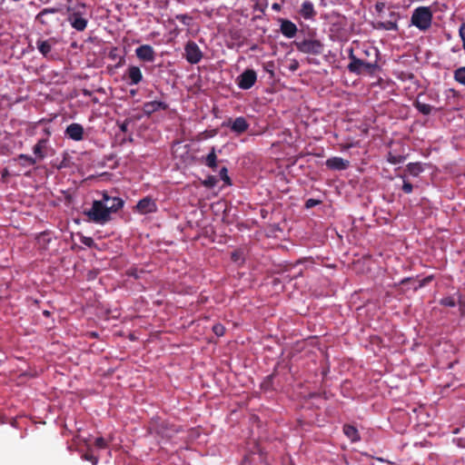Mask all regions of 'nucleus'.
I'll return each instance as SVG.
<instances>
[{
	"label": "nucleus",
	"mask_w": 465,
	"mask_h": 465,
	"mask_svg": "<svg viewBox=\"0 0 465 465\" xmlns=\"http://www.w3.org/2000/svg\"><path fill=\"white\" fill-rule=\"evenodd\" d=\"M365 54H371L373 55V59H364L359 58L354 55L353 49L351 48L349 52V59L350 63L347 65V69L350 73L355 74H361L362 71L367 72L368 74H374L378 69V60H379V51L376 48L371 47L364 51Z\"/></svg>",
	"instance_id": "obj_1"
},
{
	"label": "nucleus",
	"mask_w": 465,
	"mask_h": 465,
	"mask_svg": "<svg viewBox=\"0 0 465 465\" xmlns=\"http://www.w3.org/2000/svg\"><path fill=\"white\" fill-rule=\"evenodd\" d=\"M84 213L87 216L89 222L97 224H105L111 221V213L106 207V203L103 201L94 200L92 207L84 211Z\"/></svg>",
	"instance_id": "obj_2"
},
{
	"label": "nucleus",
	"mask_w": 465,
	"mask_h": 465,
	"mask_svg": "<svg viewBox=\"0 0 465 465\" xmlns=\"http://www.w3.org/2000/svg\"><path fill=\"white\" fill-rule=\"evenodd\" d=\"M432 12L429 6H419L412 12L411 22L420 31H427L432 23Z\"/></svg>",
	"instance_id": "obj_3"
},
{
	"label": "nucleus",
	"mask_w": 465,
	"mask_h": 465,
	"mask_svg": "<svg viewBox=\"0 0 465 465\" xmlns=\"http://www.w3.org/2000/svg\"><path fill=\"white\" fill-rule=\"evenodd\" d=\"M293 45L299 52L307 54L319 55L324 50V45L318 39L304 38L301 41H294Z\"/></svg>",
	"instance_id": "obj_4"
},
{
	"label": "nucleus",
	"mask_w": 465,
	"mask_h": 465,
	"mask_svg": "<svg viewBox=\"0 0 465 465\" xmlns=\"http://www.w3.org/2000/svg\"><path fill=\"white\" fill-rule=\"evenodd\" d=\"M68 22L71 26L78 32H83L85 30L88 20L82 16V13L80 10H76L73 7H68Z\"/></svg>",
	"instance_id": "obj_5"
},
{
	"label": "nucleus",
	"mask_w": 465,
	"mask_h": 465,
	"mask_svg": "<svg viewBox=\"0 0 465 465\" xmlns=\"http://www.w3.org/2000/svg\"><path fill=\"white\" fill-rule=\"evenodd\" d=\"M257 81V74L253 69H246L236 78V84L242 90L252 88Z\"/></svg>",
	"instance_id": "obj_6"
},
{
	"label": "nucleus",
	"mask_w": 465,
	"mask_h": 465,
	"mask_svg": "<svg viewBox=\"0 0 465 465\" xmlns=\"http://www.w3.org/2000/svg\"><path fill=\"white\" fill-rule=\"evenodd\" d=\"M222 125L230 128L231 132L236 135L244 134L250 127L249 123L243 116H238L234 119L230 118L227 122L223 123Z\"/></svg>",
	"instance_id": "obj_7"
},
{
	"label": "nucleus",
	"mask_w": 465,
	"mask_h": 465,
	"mask_svg": "<svg viewBox=\"0 0 465 465\" xmlns=\"http://www.w3.org/2000/svg\"><path fill=\"white\" fill-rule=\"evenodd\" d=\"M57 14L58 9L56 8H45L36 15V20L42 25L51 27L59 22Z\"/></svg>",
	"instance_id": "obj_8"
},
{
	"label": "nucleus",
	"mask_w": 465,
	"mask_h": 465,
	"mask_svg": "<svg viewBox=\"0 0 465 465\" xmlns=\"http://www.w3.org/2000/svg\"><path fill=\"white\" fill-rule=\"evenodd\" d=\"M184 56L188 63L198 64L203 58V52L196 43L189 41L184 47Z\"/></svg>",
	"instance_id": "obj_9"
},
{
	"label": "nucleus",
	"mask_w": 465,
	"mask_h": 465,
	"mask_svg": "<svg viewBox=\"0 0 465 465\" xmlns=\"http://www.w3.org/2000/svg\"><path fill=\"white\" fill-rule=\"evenodd\" d=\"M124 79L128 85H137L143 81V73L140 67L136 65H130L124 74Z\"/></svg>",
	"instance_id": "obj_10"
},
{
	"label": "nucleus",
	"mask_w": 465,
	"mask_h": 465,
	"mask_svg": "<svg viewBox=\"0 0 465 465\" xmlns=\"http://www.w3.org/2000/svg\"><path fill=\"white\" fill-rule=\"evenodd\" d=\"M155 431L163 438L171 439L180 431V428L163 420L156 425Z\"/></svg>",
	"instance_id": "obj_11"
},
{
	"label": "nucleus",
	"mask_w": 465,
	"mask_h": 465,
	"mask_svg": "<svg viewBox=\"0 0 465 465\" xmlns=\"http://www.w3.org/2000/svg\"><path fill=\"white\" fill-rule=\"evenodd\" d=\"M135 54L140 61L152 63L155 59V51L150 45H142L135 49Z\"/></svg>",
	"instance_id": "obj_12"
},
{
	"label": "nucleus",
	"mask_w": 465,
	"mask_h": 465,
	"mask_svg": "<svg viewBox=\"0 0 465 465\" xmlns=\"http://www.w3.org/2000/svg\"><path fill=\"white\" fill-rule=\"evenodd\" d=\"M137 211L142 214L152 213L157 211V205L151 197L141 199L136 205Z\"/></svg>",
	"instance_id": "obj_13"
},
{
	"label": "nucleus",
	"mask_w": 465,
	"mask_h": 465,
	"mask_svg": "<svg viewBox=\"0 0 465 465\" xmlns=\"http://www.w3.org/2000/svg\"><path fill=\"white\" fill-rule=\"evenodd\" d=\"M280 32L287 38H292L296 35L298 32V28L294 23L292 21L280 18Z\"/></svg>",
	"instance_id": "obj_14"
},
{
	"label": "nucleus",
	"mask_w": 465,
	"mask_h": 465,
	"mask_svg": "<svg viewBox=\"0 0 465 465\" xmlns=\"http://www.w3.org/2000/svg\"><path fill=\"white\" fill-rule=\"evenodd\" d=\"M325 164L330 170L343 171L349 167L350 162L341 157L333 156L327 159Z\"/></svg>",
	"instance_id": "obj_15"
},
{
	"label": "nucleus",
	"mask_w": 465,
	"mask_h": 465,
	"mask_svg": "<svg viewBox=\"0 0 465 465\" xmlns=\"http://www.w3.org/2000/svg\"><path fill=\"white\" fill-rule=\"evenodd\" d=\"M65 135L74 141L84 139V127L80 124L73 123L65 129Z\"/></svg>",
	"instance_id": "obj_16"
},
{
	"label": "nucleus",
	"mask_w": 465,
	"mask_h": 465,
	"mask_svg": "<svg viewBox=\"0 0 465 465\" xmlns=\"http://www.w3.org/2000/svg\"><path fill=\"white\" fill-rule=\"evenodd\" d=\"M167 108L168 104L161 101L146 102L143 105V111L147 116H150L152 114L160 110H166Z\"/></svg>",
	"instance_id": "obj_17"
},
{
	"label": "nucleus",
	"mask_w": 465,
	"mask_h": 465,
	"mask_svg": "<svg viewBox=\"0 0 465 465\" xmlns=\"http://www.w3.org/2000/svg\"><path fill=\"white\" fill-rule=\"evenodd\" d=\"M46 144L47 140L46 139H40L34 146L33 152L35 155V159L37 161H41L45 159L46 156L45 150H46Z\"/></svg>",
	"instance_id": "obj_18"
},
{
	"label": "nucleus",
	"mask_w": 465,
	"mask_h": 465,
	"mask_svg": "<svg viewBox=\"0 0 465 465\" xmlns=\"http://www.w3.org/2000/svg\"><path fill=\"white\" fill-rule=\"evenodd\" d=\"M124 200L120 197H113L109 203L106 204V207L110 213H117L124 206Z\"/></svg>",
	"instance_id": "obj_19"
},
{
	"label": "nucleus",
	"mask_w": 465,
	"mask_h": 465,
	"mask_svg": "<svg viewBox=\"0 0 465 465\" xmlns=\"http://www.w3.org/2000/svg\"><path fill=\"white\" fill-rule=\"evenodd\" d=\"M343 432L352 442H356L360 440L359 431L352 425L345 424L343 426Z\"/></svg>",
	"instance_id": "obj_20"
},
{
	"label": "nucleus",
	"mask_w": 465,
	"mask_h": 465,
	"mask_svg": "<svg viewBox=\"0 0 465 465\" xmlns=\"http://www.w3.org/2000/svg\"><path fill=\"white\" fill-rule=\"evenodd\" d=\"M301 15L305 19H310L315 15L313 5L310 1H305L302 5Z\"/></svg>",
	"instance_id": "obj_21"
},
{
	"label": "nucleus",
	"mask_w": 465,
	"mask_h": 465,
	"mask_svg": "<svg viewBox=\"0 0 465 465\" xmlns=\"http://www.w3.org/2000/svg\"><path fill=\"white\" fill-rule=\"evenodd\" d=\"M36 45L37 49L44 56H47L52 50V43L50 40H38Z\"/></svg>",
	"instance_id": "obj_22"
},
{
	"label": "nucleus",
	"mask_w": 465,
	"mask_h": 465,
	"mask_svg": "<svg viewBox=\"0 0 465 465\" xmlns=\"http://www.w3.org/2000/svg\"><path fill=\"white\" fill-rule=\"evenodd\" d=\"M208 167L214 170L217 166V155L214 147L212 148L211 152L206 155L203 162Z\"/></svg>",
	"instance_id": "obj_23"
},
{
	"label": "nucleus",
	"mask_w": 465,
	"mask_h": 465,
	"mask_svg": "<svg viewBox=\"0 0 465 465\" xmlns=\"http://www.w3.org/2000/svg\"><path fill=\"white\" fill-rule=\"evenodd\" d=\"M407 171L412 176H418L421 172H423V167L420 163H410L407 164Z\"/></svg>",
	"instance_id": "obj_24"
},
{
	"label": "nucleus",
	"mask_w": 465,
	"mask_h": 465,
	"mask_svg": "<svg viewBox=\"0 0 465 465\" xmlns=\"http://www.w3.org/2000/svg\"><path fill=\"white\" fill-rule=\"evenodd\" d=\"M414 106L415 108L422 114L424 115H428L431 113V110H432V106L430 104H423V103H420L419 101H416L414 103Z\"/></svg>",
	"instance_id": "obj_25"
},
{
	"label": "nucleus",
	"mask_w": 465,
	"mask_h": 465,
	"mask_svg": "<svg viewBox=\"0 0 465 465\" xmlns=\"http://www.w3.org/2000/svg\"><path fill=\"white\" fill-rule=\"evenodd\" d=\"M454 79L458 83L465 85V66L460 67L454 71Z\"/></svg>",
	"instance_id": "obj_26"
},
{
	"label": "nucleus",
	"mask_w": 465,
	"mask_h": 465,
	"mask_svg": "<svg viewBox=\"0 0 465 465\" xmlns=\"http://www.w3.org/2000/svg\"><path fill=\"white\" fill-rule=\"evenodd\" d=\"M19 160L24 166H32L35 165L37 162L35 157L26 154H20Z\"/></svg>",
	"instance_id": "obj_27"
},
{
	"label": "nucleus",
	"mask_w": 465,
	"mask_h": 465,
	"mask_svg": "<svg viewBox=\"0 0 465 465\" xmlns=\"http://www.w3.org/2000/svg\"><path fill=\"white\" fill-rule=\"evenodd\" d=\"M273 374L268 375L261 384L263 391H270L272 389Z\"/></svg>",
	"instance_id": "obj_28"
},
{
	"label": "nucleus",
	"mask_w": 465,
	"mask_h": 465,
	"mask_svg": "<svg viewBox=\"0 0 465 465\" xmlns=\"http://www.w3.org/2000/svg\"><path fill=\"white\" fill-rule=\"evenodd\" d=\"M220 178L228 185H231V179L228 175V170L225 166L222 167L219 171Z\"/></svg>",
	"instance_id": "obj_29"
},
{
	"label": "nucleus",
	"mask_w": 465,
	"mask_h": 465,
	"mask_svg": "<svg viewBox=\"0 0 465 465\" xmlns=\"http://www.w3.org/2000/svg\"><path fill=\"white\" fill-rule=\"evenodd\" d=\"M175 18L186 26H189L193 21L192 16L185 15V14L184 15H177L175 16Z\"/></svg>",
	"instance_id": "obj_30"
},
{
	"label": "nucleus",
	"mask_w": 465,
	"mask_h": 465,
	"mask_svg": "<svg viewBox=\"0 0 465 465\" xmlns=\"http://www.w3.org/2000/svg\"><path fill=\"white\" fill-rule=\"evenodd\" d=\"M218 180L215 176L213 175H209L203 182V184L205 186V187H208V188H213L216 185Z\"/></svg>",
	"instance_id": "obj_31"
},
{
	"label": "nucleus",
	"mask_w": 465,
	"mask_h": 465,
	"mask_svg": "<svg viewBox=\"0 0 465 465\" xmlns=\"http://www.w3.org/2000/svg\"><path fill=\"white\" fill-rule=\"evenodd\" d=\"M213 331L215 333L216 336L222 337L225 333V328L221 323H216L213 326Z\"/></svg>",
	"instance_id": "obj_32"
},
{
	"label": "nucleus",
	"mask_w": 465,
	"mask_h": 465,
	"mask_svg": "<svg viewBox=\"0 0 465 465\" xmlns=\"http://www.w3.org/2000/svg\"><path fill=\"white\" fill-rule=\"evenodd\" d=\"M440 303L443 306H447V307H454L456 306V302L454 300L453 297H450V296H448V297H445V298H442L440 301Z\"/></svg>",
	"instance_id": "obj_33"
},
{
	"label": "nucleus",
	"mask_w": 465,
	"mask_h": 465,
	"mask_svg": "<svg viewBox=\"0 0 465 465\" xmlns=\"http://www.w3.org/2000/svg\"><path fill=\"white\" fill-rule=\"evenodd\" d=\"M403 160H404V157H402L401 155H393L391 153L388 155V162L392 164L401 163L403 162Z\"/></svg>",
	"instance_id": "obj_34"
},
{
	"label": "nucleus",
	"mask_w": 465,
	"mask_h": 465,
	"mask_svg": "<svg viewBox=\"0 0 465 465\" xmlns=\"http://www.w3.org/2000/svg\"><path fill=\"white\" fill-rule=\"evenodd\" d=\"M321 203H322V201L317 200V199H312V198H311V199H308V200L306 201V203H305V207H306L307 209H310V208H312V207H314V206H316V205H319V204H321Z\"/></svg>",
	"instance_id": "obj_35"
},
{
	"label": "nucleus",
	"mask_w": 465,
	"mask_h": 465,
	"mask_svg": "<svg viewBox=\"0 0 465 465\" xmlns=\"http://www.w3.org/2000/svg\"><path fill=\"white\" fill-rule=\"evenodd\" d=\"M402 191L408 194L411 193L413 191V185L410 182L404 180L402 184Z\"/></svg>",
	"instance_id": "obj_36"
},
{
	"label": "nucleus",
	"mask_w": 465,
	"mask_h": 465,
	"mask_svg": "<svg viewBox=\"0 0 465 465\" xmlns=\"http://www.w3.org/2000/svg\"><path fill=\"white\" fill-rule=\"evenodd\" d=\"M94 445L98 449H104V448H106L107 443H106V441H105V440L104 438L99 437V438L95 439Z\"/></svg>",
	"instance_id": "obj_37"
},
{
	"label": "nucleus",
	"mask_w": 465,
	"mask_h": 465,
	"mask_svg": "<svg viewBox=\"0 0 465 465\" xmlns=\"http://www.w3.org/2000/svg\"><path fill=\"white\" fill-rule=\"evenodd\" d=\"M433 280V276L432 275H429L427 277H425L424 279H422L420 283H419V286L415 288V290L419 289V288H422L424 286H426L427 284H429L431 281Z\"/></svg>",
	"instance_id": "obj_38"
},
{
	"label": "nucleus",
	"mask_w": 465,
	"mask_h": 465,
	"mask_svg": "<svg viewBox=\"0 0 465 465\" xmlns=\"http://www.w3.org/2000/svg\"><path fill=\"white\" fill-rule=\"evenodd\" d=\"M131 123L130 119H125L124 122L118 124L119 129L123 133H126L128 131V126Z\"/></svg>",
	"instance_id": "obj_39"
},
{
	"label": "nucleus",
	"mask_w": 465,
	"mask_h": 465,
	"mask_svg": "<svg viewBox=\"0 0 465 465\" xmlns=\"http://www.w3.org/2000/svg\"><path fill=\"white\" fill-rule=\"evenodd\" d=\"M84 459L86 460L91 461L93 463V465H96L97 462H98V459L96 457H94V455L89 454V453H85L84 455Z\"/></svg>",
	"instance_id": "obj_40"
},
{
	"label": "nucleus",
	"mask_w": 465,
	"mask_h": 465,
	"mask_svg": "<svg viewBox=\"0 0 465 465\" xmlns=\"http://www.w3.org/2000/svg\"><path fill=\"white\" fill-rule=\"evenodd\" d=\"M385 8V4L383 2H377L375 4V10L378 12V13H381L383 12Z\"/></svg>",
	"instance_id": "obj_41"
},
{
	"label": "nucleus",
	"mask_w": 465,
	"mask_h": 465,
	"mask_svg": "<svg viewBox=\"0 0 465 465\" xmlns=\"http://www.w3.org/2000/svg\"><path fill=\"white\" fill-rule=\"evenodd\" d=\"M112 196H110L107 192L103 193V198L101 201H103L104 203H109V202L112 200Z\"/></svg>",
	"instance_id": "obj_42"
},
{
	"label": "nucleus",
	"mask_w": 465,
	"mask_h": 465,
	"mask_svg": "<svg viewBox=\"0 0 465 465\" xmlns=\"http://www.w3.org/2000/svg\"><path fill=\"white\" fill-rule=\"evenodd\" d=\"M128 275L129 276H133L134 277L135 279H138L139 278V274H138V272L136 269H130L128 271Z\"/></svg>",
	"instance_id": "obj_43"
},
{
	"label": "nucleus",
	"mask_w": 465,
	"mask_h": 465,
	"mask_svg": "<svg viewBox=\"0 0 465 465\" xmlns=\"http://www.w3.org/2000/svg\"><path fill=\"white\" fill-rule=\"evenodd\" d=\"M232 261L236 262L239 259V253L237 252H233L231 255Z\"/></svg>",
	"instance_id": "obj_44"
},
{
	"label": "nucleus",
	"mask_w": 465,
	"mask_h": 465,
	"mask_svg": "<svg viewBox=\"0 0 465 465\" xmlns=\"http://www.w3.org/2000/svg\"><path fill=\"white\" fill-rule=\"evenodd\" d=\"M92 242H93V240L91 238H86V240L84 241V243L88 246H90Z\"/></svg>",
	"instance_id": "obj_45"
},
{
	"label": "nucleus",
	"mask_w": 465,
	"mask_h": 465,
	"mask_svg": "<svg viewBox=\"0 0 465 465\" xmlns=\"http://www.w3.org/2000/svg\"><path fill=\"white\" fill-rule=\"evenodd\" d=\"M460 313H461L462 315H464V314H465V306H464L463 304H461V303H460Z\"/></svg>",
	"instance_id": "obj_46"
},
{
	"label": "nucleus",
	"mask_w": 465,
	"mask_h": 465,
	"mask_svg": "<svg viewBox=\"0 0 465 465\" xmlns=\"http://www.w3.org/2000/svg\"><path fill=\"white\" fill-rule=\"evenodd\" d=\"M411 281V278H404L401 281V284H406L408 282Z\"/></svg>",
	"instance_id": "obj_47"
},
{
	"label": "nucleus",
	"mask_w": 465,
	"mask_h": 465,
	"mask_svg": "<svg viewBox=\"0 0 465 465\" xmlns=\"http://www.w3.org/2000/svg\"><path fill=\"white\" fill-rule=\"evenodd\" d=\"M272 8L275 9V10H279L280 9V5L279 4H273L272 5Z\"/></svg>",
	"instance_id": "obj_48"
},
{
	"label": "nucleus",
	"mask_w": 465,
	"mask_h": 465,
	"mask_svg": "<svg viewBox=\"0 0 465 465\" xmlns=\"http://www.w3.org/2000/svg\"><path fill=\"white\" fill-rule=\"evenodd\" d=\"M124 62V57L120 58V62L118 63L117 66H120Z\"/></svg>",
	"instance_id": "obj_49"
},
{
	"label": "nucleus",
	"mask_w": 465,
	"mask_h": 465,
	"mask_svg": "<svg viewBox=\"0 0 465 465\" xmlns=\"http://www.w3.org/2000/svg\"><path fill=\"white\" fill-rule=\"evenodd\" d=\"M7 171L5 169V170H2V178L5 177L6 174H7Z\"/></svg>",
	"instance_id": "obj_50"
},
{
	"label": "nucleus",
	"mask_w": 465,
	"mask_h": 465,
	"mask_svg": "<svg viewBox=\"0 0 465 465\" xmlns=\"http://www.w3.org/2000/svg\"><path fill=\"white\" fill-rule=\"evenodd\" d=\"M43 314L46 317H48L50 315V312L48 311H44L43 312Z\"/></svg>",
	"instance_id": "obj_51"
},
{
	"label": "nucleus",
	"mask_w": 465,
	"mask_h": 465,
	"mask_svg": "<svg viewBox=\"0 0 465 465\" xmlns=\"http://www.w3.org/2000/svg\"><path fill=\"white\" fill-rule=\"evenodd\" d=\"M130 94H131V95L134 96L136 94V91L135 90H131Z\"/></svg>",
	"instance_id": "obj_52"
},
{
	"label": "nucleus",
	"mask_w": 465,
	"mask_h": 465,
	"mask_svg": "<svg viewBox=\"0 0 465 465\" xmlns=\"http://www.w3.org/2000/svg\"><path fill=\"white\" fill-rule=\"evenodd\" d=\"M449 91L451 92L453 94V95L457 94V92L454 89H450Z\"/></svg>",
	"instance_id": "obj_53"
},
{
	"label": "nucleus",
	"mask_w": 465,
	"mask_h": 465,
	"mask_svg": "<svg viewBox=\"0 0 465 465\" xmlns=\"http://www.w3.org/2000/svg\"><path fill=\"white\" fill-rule=\"evenodd\" d=\"M369 57H371L370 59H373V55L371 54H366V58H369Z\"/></svg>",
	"instance_id": "obj_54"
},
{
	"label": "nucleus",
	"mask_w": 465,
	"mask_h": 465,
	"mask_svg": "<svg viewBox=\"0 0 465 465\" xmlns=\"http://www.w3.org/2000/svg\"><path fill=\"white\" fill-rule=\"evenodd\" d=\"M109 56H110L111 58H115V55L113 54V52H111V53H110Z\"/></svg>",
	"instance_id": "obj_55"
},
{
	"label": "nucleus",
	"mask_w": 465,
	"mask_h": 465,
	"mask_svg": "<svg viewBox=\"0 0 465 465\" xmlns=\"http://www.w3.org/2000/svg\"><path fill=\"white\" fill-rule=\"evenodd\" d=\"M391 28H392V27H395V26H396V24H392V23H391ZM387 29H390V27H387Z\"/></svg>",
	"instance_id": "obj_56"
},
{
	"label": "nucleus",
	"mask_w": 465,
	"mask_h": 465,
	"mask_svg": "<svg viewBox=\"0 0 465 465\" xmlns=\"http://www.w3.org/2000/svg\"><path fill=\"white\" fill-rule=\"evenodd\" d=\"M81 7H82L83 9H84V8H85V5L82 4V5H81Z\"/></svg>",
	"instance_id": "obj_57"
}]
</instances>
